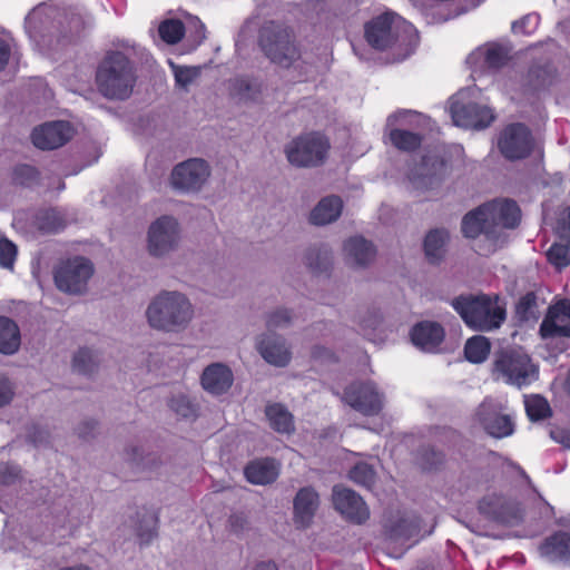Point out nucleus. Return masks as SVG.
Segmentation results:
<instances>
[{
    "mask_svg": "<svg viewBox=\"0 0 570 570\" xmlns=\"http://www.w3.org/2000/svg\"><path fill=\"white\" fill-rule=\"evenodd\" d=\"M96 428V424L95 422H85L83 424H81L80 426H78L77 429V433L80 438L82 439H87L91 435V433L94 432Z\"/></svg>",
    "mask_w": 570,
    "mask_h": 570,
    "instance_id": "obj_55",
    "label": "nucleus"
},
{
    "mask_svg": "<svg viewBox=\"0 0 570 570\" xmlns=\"http://www.w3.org/2000/svg\"><path fill=\"white\" fill-rule=\"evenodd\" d=\"M95 267L90 259L75 256L60 262L53 271L56 286L68 294H82L94 276Z\"/></svg>",
    "mask_w": 570,
    "mask_h": 570,
    "instance_id": "obj_7",
    "label": "nucleus"
},
{
    "mask_svg": "<svg viewBox=\"0 0 570 570\" xmlns=\"http://www.w3.org/2000/svg\"><path fill=\"white\" fill-rule=\"evenodd\" d=\"M180 243V227L176 218L161 216L147 232V250L150 256L163 258L175 252Z\"/></svg>",
    "mask_w": 570,
    "mask_h": 570,
    "instance_id": "obj_11",
    "label": "nucleus"
},
{
    "mask_svg": "<svg viewBox=\"0 0 570 570\" xmlns=\"http://www.w3.org/2000/svg\"><path fill=\"white\" fill-rule=\"evenodd\" d=\"M21 343L20 330L14 321L0 316V353L14 354Z\"/></svg>",
    "mask_w": 570,
    "mask_h": 570,
    "instance_id": "obj_31",
    "label": "nucleus"
},
{
    "mask_svg": "<svg viewBox=\"0 0 570 570\" xmlns=\"http://www.w3.org/2000/svg\"><path fill=\"white\" fill-rule=\"evenodd\" d=\"M292 313L286 308H277L266 316V326L269 331L285 328L292 323Z\"/></svg>",
    "mask_w": 570,
    "mask_h": 570,
    "instance_id": "obj_45",
    "label": "nucleus"
},
{
    "mask_svg": "<svg viewBox=\"0 0 570 570\" xmlns=\"http://www.w3.org/2000/svg\"><path fill=\"white\" fill-rule=\"evenodd\" d=\"M73 368L80 373H90L97 364V355L90 348H80L73 356Z\"/></svg>",
    "mask_w": 570,
    "mask_h": 570,
    "instance_id": "obj_44",
    "label": "nucleus"
},
{
    "mask_svg": "<svg viewBox=\"0 0 570 570\" xmlns=\"http://www.w3.org/2000/svg\"><path fill=\"white\" fill-rule=\"evenodd\" d=\"M492 228L488 210L482 206L466 214L462 220V232L466 237L474 238L481 233H489Z\"/></svg>",
    "mask_w": 570,
    "mask_h": 570,
    "instance_id": "obj_33",
    "label": "nucleus"
},
{
    "mask_svg": "<svg viewBox=\"0 0 570 570\" xmlns=\"http://www.w3.org/2000/svg\"><path fill=\"white\" fill-rule=\"evenodd\" d=\"M20 475V469L18 465L2 463L0 464V483L12 484Z\"/></svg>",
    "mask_w": 570,
    "mask_h": 570,
    "instance_id": "obj_50",
    "label": "nucleus"
},
{
    "mask_svg": "<svg viewBox=\"0 0 570 570\" xmlns=\"http://www.w3.org/2000/svg\"><path fill=\"white\" fill-rule=\"evenodd\" d=\"M265 414L273 430L278 433L289 434L294 431V419L292 413L282 404H268Z\"/></svg>",
    "mask_w": 570,
    "mask_h": 570,
    "instance_id": "obj_32",
    "label": "nucleus"
},
{
    "mask_svg": "<svg viewBox=\"0 0 570 570\" xmlns=\"http://www.w3.org/2000/svg\"><path fill=\"white\" fill-rule=\"evenodd\" d=\"M530 301H531L530 296H525V297H523V298L521 299V302L519 303V306H518V307L520 308V307H522L523 305H527V306H528V305L530 304Z\"/></svg>",
    "mask_w": 570,
    "mask_h": 570,
    "instance_id": "obj_61",
    "label": "nucleus"
},
{
    "mask_svg": "<svg viewBox=\"0 0 570 570\" xmlns=\"http://www.w3.org/2000/svg\"><path fill=\"white\" fill-rule=\"evenodd\" d=\"M381 324V316L377 312L367 311L364 315L360 316L358 325L362 334L366 337H371L373 331H375Z\"/></svg>",
    "mask_w": 570,
    "mask_h": 570,
    "instance_id": "obj_47",
    "label": "nucleus"
},
{
    "mask_svg": "<svg viewBox=\"0 0 570 570\" xmlns=\"http://www.w3.org/2000/svg\"><path fill=\"white\" fill-rule=\"evenodd\" d=\"M367 42L379 50H391L397 60L407 58L419 43L416 29L394 12L374 18L365 27Z\"/></svg>",
    "mask_w": 570,
    "mask_h": 570,
    "instance_id": "obj_2",
    "label": "nucleus"
},
{
    "mask_svg": "<svg viewBox=\"0 0 570 570\" xmlns=\"http://www.w3.org/2000/svg\"><path fill=\"white\" fill-rule=\"evenodd\" d=\"M196 317V308L184 292L161 289L154 295L145 309L148 326L164 334H179L189 328Z\"/></svg>",
    "mask_w": 570,
    "mask_h": 570,
    "instance_id": "obj_1",
    "label": "nucleus"
},
{
    "mask_svg": "<svg viewBox=\"0 0 570 570\" xmlns=\"http://www.w3.org/2000/svg\"><path fill=\"white\" fill-rule=\"evenodd\" d=\"M332 500L336 511L353 523L361 524L370 517V510L364 500L351 489L334 487Z\"/></svg>",
    "mask_w": 570,
    "mask_h": 570,
    "instance_id": "obj_17",
    "label": "nucleus"
},
{
    "mask_svg": "<svg viewBox=\"0 0 570 570\" xmlns=\"http://www.w3.org/2000/svg\"><path fill=\"white\" fill-rule=\"evenodd\" d=\"M261 47L274 63L288 68L301 58L292 32L279 26L265 27L261 33Z\"/></svg>",
    "mask_w": 570,
    "mask_h": 570,
    "instance_id": "obj_6",
    "label": "nucleus"
},
{
    "mask_svg": "<svg viewBox=\"0 0 570 570\" xmlns=\"http://www.w3.org/2000/svg\"><path fill=\"white\" fill-rule=\"evenodd\" d=\"M240 86H242V87H243V86H244V87H246V89H248V88H249L248 83H247L246 81H243V80L240 81Z\"/></svg>",
    "mask_w": 570,
    "mask_h": 570,
    "instance_id": "obj_64",
    "label": "nucleus"
},
{
    "mask_svg": "<svg viewBox=\"0 0 570 570\" xmlns=\"http://www.w3.org/2000/svg\"><path fill=\"white\" fill-rule=\"evenodd\" d=\"M350 479L365 488H371L375 480V471L368 463L360 462L350 471Z\"/></svg>",
    "mask_w": 570,
    "mask_h": 570,
    "instance_id": "obj_42",
    "label": "nucleus"
},
{
    "mask_svg": "<svg viewBox=\"0 0 570 570\" xmlns=\"http://www.w3.org/2000/svg\"><path fill=\"white\" fill-rule=\"evenodd\" d=\"M132 452H134V453H132V455H131V460H132V461H135V462H137V464H140V462H139V461H140V459H142V451H141V449H139V448H134V449H132Z\"/></svg>",
    "mask_w": 570,
    "mask_h": 570,
    "instance_id": "obj_58",
    "label": "nucleus"
},
{
    "mask_svg": "<svg viewBox=\"0 0 570 570\" xmlns=\"http://www.w3.org/2000/svg\"><path fill=\"white\" fill-rule=\"evenodd\" d=\"M212 175L210 165L203 158H189L177 164L170 173V186L184 194L199 193Z\"/></svg>",
    "mask_w": 570,
    "mask_h": 570,
    "instance_id": "obj_10",
    "label": "nucleus"
},
{
    "mask_svg": "<svg viewBox=\"0 0 570 570\" xmlns=\"http://www.w3.org/2000/svg\"><path fill=\"white\" fill-rule=\"evenodd\" d=\"M343 402L366 416L380 414L385 396L372 381L353 382L343 393Z\"/></svg>",
    "mask_w": 570,
    "mask_h": 570,
    "instance_id": "obj_13",
    "label": "nucleus"
},
{
    "mask_svg": "<svg viewBox=\"0 0 570 570\" xmlns=\"http://www.w3.org/2000/svg\"><path fill=\"white\" fill-rule=\"evenodd\" d=\"M159 36L167 43H177L184 36L185 28L181 21L176 19L165 20L158 28Z\"/></svg>",
    "mask_w": 570,
    "mask_h": 570,
    "instance_id": "obj_39",
    "label": "nucleus"
},
{
    "mask_svg": "<svg viewBox=\"0 0 570 570\" xmlns=\"http://www.w3.org/2000/svg\"><path fill=\"white\" fill-rule=\"evenodd\" d=\"M509 58V49L498 43H488L471 52L466 62L474 69H495L505 63Z\"/></svg>",
    "mask_w": 570,
    "mask_h": 570,
    "instance_id": "obj_23",
    "label": "nucleus"
},
{
    "mask_svg": "<svg viewBox=\"0 0 570 570\" xmlns=\"http://www.w3.org/2000/svg\"><path fill=\"white\" fill-rule=\"evenodd\" d=\"M343 210V202L338 196L322 198L309 213V223L316 226L328 225L338 219Z\"/></svg>",
    "mask_w": 570,
    "mask_h": 570,
    "instance_id": "obj_28",
    "label": "nucleus"
},
{
    "mask_svg": "<svg viewBox=\"0 0 570 570\" xmlns=\"http://www.w3.org/2000/svg\"><path fill=\"white\" fill-rule=\"evenodd\" d=\"M476 94L475 89L460 90L451 99L450 112L453 122L464 128H484L494 119L490 108L479 105L471 98Z\"/></svg>",
    "mask_w": 570,
    "mask_h": 570,
    "instance_id": "obj_8",
    "label": "nucleus"
},
{
    "mask_svg": "<svg viewBox=\"0 0 570 570\" xmlns=\"http://www.w3.org/2000/svg\"><path fill=\"white\" fill-rule=\"evenodd\" d=\"M529 82L534 89L544 88L554 80V70L551 66L532 68L529 71Z\"/></svg>",
    "mask_w": 570,
    "mask_h": 570,
    "instance_id": "obj_43",
    "label": "nucleus"
},
{
    "mask_svg": "<svg viewBox=\"0 0 570 570\" xmlns=\"http://www.w3.org/2000/svg\"><path fill=\"white\" fill-rule=\"evenodd\" d=\"M307 264L314 272L326 271L331 264L330 253L326 249L311 253L307 257Z\"/></svg>",
    "mask_w": 570,
    "mask_h": 570,
    "instance_id": "obj_49",
    "label": "nucleus"
},
{
    "mask_svg": "<svg viewBox=\"0 0 570 570\" xmlns=\"http://www.w3.org/2000/svg\"><path fill=\"white\" fill-rule=\"evenodd\" d=\"M448 238L449 234L445 229H433L426 235L424 250L431 262H436L442 257Z\"/></svg>",
    "mask_w": 570,
    "mask_h": 570,
    "instance_id": "obj_36",
    "label": "nucleus"
},
{
    "mask_svg": "<svg viewBox=\"0 0 570 570\" xmlns=\"http://www.w3.org/2000/svg\"><path fill=\"white\" fill-rule=\"evenodd\" d=\"M411 338L413 344L421 350L434 352L443 342L444 330L436 322L424 321L413 327Z\"/></svg>",
    "mask_w": 570,
    "mask_h": 570,
    "instance_id": "obj_27",
    "label": "nucleus"
},
{
    "mask_svg": "<svg viewBox=\"0 0 570 570\" xmlns=\"http://www.w3.org/2000/svg\"><path fill=\"white\" fill-rule=\"evenodd\" d=\"M531 147L530 131L520 124L507 127L499 139V148L509 159H520L528 156Z\"/></svg>",
    "mask_w": 570,
    "mask_h": 570,
    "instance_id": "obj_18",
    "label": "nucleus"
},
{
    "mask_svg": "<svg viewBox=\"0 0 570 570\" xmlns=\"http://www.w3.org/2000/svg\"><path fill=\"white\" fill-rule=\"evenodd\" d=\"M443 166L439 158H424L422 164L411 171L409 180L415 197L426 200L436 195L442 183Z\"/></svg>",
    "mask_w": 570,
    "mask_h": 570,
    "instance_id": "obj_14",
    "label": "nucleus"
},
{
    "mask_svg": "<svg viewBox=\"0 0 570 570\" xmlns=\"http://www.w3.org/2000/svg\"><path fill=\"white\" fill-rule=\"evenodd\" d=\"M494 370L505 383L518 387L529 385L538 377V368L521 350L502 352L495 360Z\"/></svg>",
    "mask_w": 570,
    "mask_h": 570,
    "instance_id": "obj_9",
    "label": "nucleus"
},
{
    "mask_svg": "<svg viewBox=\"0 0 570 570\" xmlns=\"http://www.w3.org/2000/svg\"><path fill=\"white\" fill-rule=\"evenodd\" d=\"M13 394L14 392L10 381L4 376H0V407L9 404Z\"/></svg>",
    "mask_w": 570,
    "mask_h": 570,
    "instance_id": "obj_51",
    "label": "nucleus"
},
{
    "mask_svg": "<svg viewBox=\"0 0 570 570\" xmlns=\"http://www.w3.org/2000/svg\"><path fill=\"white\" fill-rule=\"evenodd\" d=\"M542 337H570V299H562L549 307L541 326Z\"/></svg>",
    "mask_w": 570,
    "mask_h": 570,
    "instance_id": "obj_20",
    "label": "nucleus"
},
{
    "mask_svg": "<svg viewBox=\"0 0 570 570\" xmlns=\"http://www.w3.org/2000/svg\"><path fill=\"white\" fill-rule=\"evenodd\" d=\"M320 508V495L312 487L298 490L293 500V522L297 529H307L312 525Z\"/></svg>",
    "mask_w": 570,
    "mask_h": 570,
    "instance_id": "obj_21",
    "label": "nucleus"
},
{
    "mask_svg": "<svg viewBox=\"0 0 570 570\" xmlns=\"http://www.w3.org/2000/svg\"><path fill=\"white\" fill-rule=\"evenodd\" d=\"M62 17L67 20V28L71 35H78L87 23H90V19L86 20L80 12L61 13L51 6H38L31 10L24 21L26 32L37 49L42 52L53 49L52 31L57 28L55 22L61 24Z\"/></svg>",
    "mask_w": 570,
    "mask_h": 570,
    "instance_id": "obj_3",
    "label": "nucleus"
},
{
    "mask_svg": "<svg viewBox=\"0 0 570 570\" xmlns=\"http://www.w3.org/2000/svg\"><path fill=\"white\" fill-rule=\"evenodd\" d=\"M524 406L531 421L544 419L550 411L548 402L539 395L527 397L524 401Z\"/></svg>",
    "mask_w": 570,
    "mask_h": 570,
    "instance_id": "obj_41",
    "label": "nucleus"
},
{
    "mask_svg": "<svg viewBox=\"0 0 570 570\" xmlns=\"http://www.w3.org/2000/svg\"><path fill=\"white\" fill-rule=\"evenodd\" d=\"M422 116L419 115V114H414L412 111H409V110H403V111H399V112H395L393 115H391L387 119L389 124L391 125L393 121L395 120H399V119H402V121L405 124V122H413V121H419V119H421Z\"/></svg>",
    "mask_w": 570,
    "mask_h": 570,
    "instance_id": "obj_52",
    "label": "nucleus"
},
{
    "mask_svg": "<svg viewBox=\"0 0 570 570\" xmlns=\"http://www.w3.org/2000/svg\"><path fill=\"white\" fill-rule=\"evenodd\" d=\"M464 323L476 331H492L505 320V308L498 296L468 295L452 302Z\"/></svg>",
    "mask_w": 570,
    "mask_h": 570,
    "instance_id": "obj_4",
    "label": "nucleus"
},
{
    "mask_svg": "<svg viewBox=\"0 0 570 570\" xmlns=\"http://www.w3.org/2000/svg\"><path fill=\"white\" fill-rule=\"evenodd\" d=\"M19 171L26 173L29 176L35 174V169L32 167H29V166H23V167L19 168Z\"/></svg>",
    "mask_w": 570,
    "mask_h": 570,
    "instance_id": "obj_60",
    "label": "nucleus"
},
{
    "mask_svg": "<svg viewBox=\"0 0 570 570\" xmlns=\"http://www.w3.org/2000/svg\"><path fill=\"white\" fill-rule=\"evenodd\" d=\"M567 530H561L548 538L540 546V554L550 562L570 564V523Z\"/></svg>",
    "mask_w": 570,
    "mask_h": 570,
    "instance_id": "obj_26",
    "label": "nucleus"
},
{
    "mask_svg": "<svg viewBox=\"0 0 570 570\" xmlns=\"http://www.w3.org/2000/svg\"><path fill=\"white\" fill-rule=\"evenodd\" d=\"M391 142L401 150L410 151L421 144V136L404 129H392L390 132Z\"/></svg>",
    "mask_w": 570,
    "mask_h": 570,
    "instance_id": "obj_38",
    "label": "nucleus"
},
{
    "mask_svg": "<svg viewBox=\"0 0 570 570\" xmlns=\"http://www.w3.org/2000/svg\"><path fill=\"white\" fill-rule=\"evenodd\" d=\"M136 81L129 59L121 52L109 53L97 71V85L100 92L109 99H126Z\"/></svg>",
    "mask_w": 570,
    "mask_h": 570,
    "instance_id": "obj_5",
    "label": "nucleus"
},
{
    "mask_svg": "<svg viewBox=\"0 0 570 570\" xmlns=\"http://www.w3.org/2000/svg\"><path fill=\"white\" fill-rule=\"evenodd\" d=\"M547 259L558 271L566 268L570 265V247L560 243H554L547 250Z\"/></svg>",
    "mask_w": 570,
    "mask_h": 570,
    "instance_id": "obj_40",
    "label": "nucleus"
},
{
    "mask_svg": "<svg viewBox=\"0 0 570 570\" xmlns=\"http://www.w3.org/2000/svg\"><path fill=\"white\" fill-rule=\"evenodd\" d=\"M476 415L483 429L493 438H507L514 431L513 419L510 414L503 412V404L499 401L484 400Z\"/></svg>",
    "mask_w": 570,
    "mask_h": 570,
    "instance_id": "obj_16",
    "label": "nucleus"
},
{
    "mask_svg": "<svg viewBox=\"0 0 570 570\" xmlns=\"http://www.w3.org/2000/svg\"><path fill=\"white\" fill-rule=\"evenodd\" d=\"M557 234L561 239L570 243V209L568 210L567 216L558 223Z\"/></svg>",
    "mask_w": 570,
    "mask_h": 570,
    "instance_id": "obj_53",
    "label": "nucleus"
},
{
    "mask_svg": "<svg viewBox=\"0 0 570 570\" xmlns=\"http://www.w3.org/2000/svg\"><path fill=\"white\" fill-rule=\"evenodd\" d=\"M254 570H278V568L273 561H263L257 563Z\"/></svg>",
    "mask_w": 570,
    "mask_h": 570,
    "instance_id": "obj_57",
    "label": "nucleus"
},
{
    "mask_svg": "<svg viewBox=\"0 0 570 570\" xmlns=\"http://www.w3.org/2000/svg\"><path fill=\"white\" fill-rule=\"evenodd\" d=\"M482 210H488L491 225L513 228L520 220V209L513 200L498 199L482 205Z\"/></svg>",
    "mask_w": 570,
    "mask_h": 570,
    "instance_id": "obj_24",
    "label": "nucleus"
},
{
    "mask_svg": "<svg viewBox=\"0 0 570 570\" xmlns=\"http://www.w3.org/2000/svg\"><path fill=\"white\" fill-rule=\"evenodd\" d=\"M60 570H91V569L87 566L80 564V566L66 567Z\"/></svg>",
    "mask_w": 570,
    "mask_h": 570,
    "instance_id": "obj_59",
    "label": "nucleus"
},
{
    "mask_svg": "<svg viewBox=\"0 0 570 570\" xmlns=\"http://www.w3.org/2000/svg\"><path fill=\"white\" fill-rule=\"evenodd\" d=\"M176 86L180 89L188 91L190 86L195 85L200 76L199 67L177 66L170 63Z\"/></svg>",
    "mask_w": 570,
    "mask_h": 570,
    "instance_id": "obj_37",
    "label": "nucleus"
},
{
    "mask_svg": "<svg viewBox=\"0 0 570 570\" xmlns=\"http://www.w3.org/2000/svg\"><path fill=\"white\" fill-rule=\"evenodd\" d=\"M479 510L489 519L504 525L519 524L523 519V509L519 502L497 493L485 495L480 501Z\"/></svg>",
    "mask_w": 570,
    "mask_h": 570,
    "instance_id": "obj_15",
    "label": "nucleus"
},
{
    "mask_svg": "<svg viewBox=\"0 0 570 570\" xmlns=\"http://www.w3.org/2000/svg\"><path fill=\"white\" fill-rule=\"evenodd\" d=\"M491 350L489 340L484 336L476 335L468 340L464 346V354L471 363L484 362Z\"/></svg>",
    "mask_w": 570,
    "mask_h": 570,
    "instance_id": "obj_35",
    "label": "nucleus"
},
{
    "mask_svg": "<svg viewBox=\"0 0 570 570\" xmlns=\"http://www.w3.org/2000/svg\"><path fill=\"white\" fill-rule=\"evenodd\" d=\"M60 227H61V225H60V224H58V225H56V224H55V225H51V226H47V228H48L49 230H57V229H59Z\"/></svg>",
    "mask_w": 570,
    "mask_h": 570,
    "instance_id": "obj_62",
    "label": "nucleus"
},
{
    "mask_svg": "<svg viewBox=\"0 0 570 570\" xmlns=\"http://www.w3.org/2000/svg\"><path fill=\"white\" fill-rule=\"evenodd\" d=\"M233 373L228 366L222 363L208 365L202 374V386L213 395H220L232 386Z\"/></svg>",
    "mask_w": 570,
    "mask_h": 570,
    "instance_id": "obj_25",
    "label": "nucleus"
},
{
    "mask_svg": "<svg viewBox=\"0 0 570 570\" xmlns=\"http://www.w3.org/2000/svg\"><path fill=\"white\" fill-rule=\"evenodd\" d=\"M330 148L328 141L318 134H308L291 141L286 148L288 161L297 167L321 165Z\"/></svg>",
    "mask_w": 570,
    "mask_h": 570,
    "instance_id": "obj_12",
    "label": "nucleus"
},
{
    "mask_svg": "<svg viewBox=\"0 0 570 570\" xmlns=\"http://www.w3.org/2000/svg\"><path fill=\"white\" fill-rule=\"evenodd\" d=\"M538 24L539 17L537 14H528L512 23V31L515 35H531L532 32H534Z\"/></svg>",
    "mask_w": 570,
    "mask_h": 570,
    "instance_id": "obj_48",
    "label": "nucleus"
},
{
    "mask_svg": "<svg viewBox=\"0 0 570 570\" xmlns=\"http://www.w3.org/2000/svg\"><path fill=\"white\" fill-rule=\"evenodd\" d=\"M345 257L348 262L364 266L373 261L375 249L373 245L363 237H351L344 243Z\"/></svg>",
    "mask_w": 570,
    "mask_h": 570,
    "instance_id": "obj_30",
    "label": "nucleus"
},
{
    "mask_svg": "<svg viewBox=\"0 0 570 570\" xmlns=\"http://www.w3.org/2000/svg\"><path fill=\"white\" fill-rule=\"evenodd\" d=\"M199 28H200V30H199L198 37H199L200 39H203V38L205 37V36H204V26H203V24H200V26H199Z\"/></svg>",
    "mask_w": 570,
    "mask_h": 570,
    "instance_id": "obj_63",
    "label": "nucleus"
},
{
    "mask_svg": "<svg viewBox=\"0 0 570 570\" xmlns=\"http://www.w3.org/2000/svg\"><path fill=\"white\" fill-rule=\"evenodd\" d=\"M168 406L181 419L195 420L198 416L199 407L197 403L185 393L173 394L168 401Z\"/></svg>",
    "mask_w": 570,
    "mask_h": 570,
    "instance_id": "obj_34",
    "label": "nucleus"
},
{
    "mask_svg": "<svg viewBox=\"0 0 570 570\" xmlns=\"http://www.w3.org/2000/svg\"><path fill=\"white\" fill-rule=\"evenodd\" d=\"M73 135L67 121L47 122L32 132V141L40 149H56L65 145Z\"/></svg>",
    "mask_w": 570,
    "mask_h": 570,
    "instance_id": "obj_22",
    "label": "nucleus"
},
{
    "mask_svg": "<svg viewBox=\"0 0 570 570\" xmlns=\"http://www.w3.org/2000/svg\"><path fill=\"white\" fill-rule=\"evenodd\" d=\"M244 473L248 482L264 485L277 479L279 465L273 459H259L248 463Z\"/></svg>",
    "mask_w": 570,
    "mask_h": 570,
    "instance_id": "obj_29",
    "label": "nucleus"
},
{
    "mask_svg": "<svg viewBox=\"0 0 570 570\" xmlns=\"http://www.w3.org/2000/svg\"><path fill=\"white\" fill-rule=\"evenodd\" d=\"M9 56L10 48L8 43L3 39H0V70L3 69L4 66L7 65Z\"/></svg>",
    "mask_w": 570,
    "mask_h": 570,
    "instance_id": "obj_54",
    "label": "nucleus"
},
{
    "mask_svg": "<svg viewBox=\"0 0 570 570\" xmlns=\"http://www.w3.org/2000/svg\"><path fill=\"white\" fill-rule=\"evenodd\" d=\"M29 436H30L31 441L36 445H38V444H42L47 440L48 433L43 430H35Z\"/></svg>",
    "mask_w": 570,
    "mask_h": 570,
    "instance_id": "obj_56",
    "label": "nucleus"
},
{
    "mask_svg": "<svg viewBox=\"0 0 570 570\" xmlns=\"http://www.w3.org/2000/svg\"><path fill=\"white\" fill-rule=\"evenodd\" d=\"M256 350L265 362L273 366L285 367L292 358L286 340L276 334H262L256 340Z\"/></svg>",
    "mask_w": 570,
    "mask_h": 570,
    "instance_id": "obj_19",
    "label": "nucleus"
},
{
    "mask_svg": "<svg viewBox=\"0 0 570 570\" xmlns=\"http://www.w3.org/2000/svg\"><path fill=\"white\" fill-rule=\"evenodd\" d=\"M17 246L6 237L0 238V266L12 271L17 257Z\"/></svg>",
    "mask_w": 570,
    "mask_h": 570,
    "instance_id": "obj_46",
    "label": "nucleus"
}]
</instances>
